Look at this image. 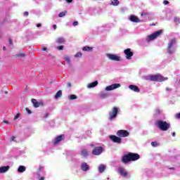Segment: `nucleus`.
I'll return each mask as SVG.
<instances>
[{
  "instance_id": "2eb2a0df",
  "label": "nucleus",
  "mask_w": 180,
  "mask_h": 180,
  "mask_svg": "<svg viewBox=\"0 0 180 180\" xmlns=\"http://www.w3.org/2000/svg\"><path fill=\"white\" fill-rule=\"evenodd\" d=\"M129 20L131 22H134V23H140V22H141V20H140V19H139L136 15H131L129 17Z\"/></svg>"
},
{
  "instance_id": "c756f323",
  "label": "nucleus",
  "mask_w": 180,
  "mask_h": 180,
  "mask_svg": "<svg viewBox=\"0 0 180 180\" xmlns=\"http://www.w3.org/2000/svg\"><path fill=\"white\" fill-rule=\"evenodd\" d=\"M159 115H161V110H160V108H156L155 110L154 115L158 116Z\"/></svg>"
},
{
  "instance_id": "4d7b16f0",
  "label": "nucleus",
  "mask_w": 180,
  "mask_h": 180,
  "mask_svg": "<svg viewBox=\"0 0 180 180\" xmlns=\"http://www.w3.org/2000/svg\"><path fill=\"white\" fill-rule=\"evenodd\" d=\"M3 49H4V51L6 50V47L4 46V47H3Z\"/></svg>"
},
{
  "instance_id": "473e14b6",
  "label": "nucleus",
  "mask_w": 180,
  "mask_h": 180,
  "mask_svg": "<svg viewBox=\"0 0 180 180\" xmlns=\"http://www.w3.org/2000/svg\"><path fill=\"white\" fill-rule=\"evenodd\" d=\"M26 56V54L23 53H19L15 55V57L18 58V57H25Z\"/></svg>"
},
{
  "instance_id": "6e6d98bb",
  "label": "nucleus",
  "mask_w": 180,
  "mask_h": 180,
  "mask_svg": "<svg viewBox=\"0 0 180 180\" xmlns=\"http://www.w3.org/2000/svg\"><path fill=\"white\" fill-rule=\"evenodd\" d=\"M68 86H71V83H68Z\"/></svg>"
},
{
  "instance_id": "09e8293b",
  "label": "nucleus",
  "mask_w": 180,
  "mask_h": 180,
  "mask_svg": "<svg viewBox=\"0 0 180 180\" xmlns=\"http://www.w3.org/2000/svg\"><path fill=\"white\" fill-rule=\"evenodd\" d=\"M53 30H56V29H57V25H53Z\"/></svg>"
},
{
  "instance_id": "c9c22d12",
  "label": "nucleus",
  "mask_w": 180,
  "mask_h": 180,
  "mask_svg": "<svg viewBox=\"0 0 180 180\" xmlns=\"http://www.w3.org/2000/svg\"><path fill=\"white\" fill-rule=\"evenodd\" d=\"M151 146L153 147H158V143L157 141L151 142Z\"/></svg>"
},
{
  "instance_id": "ddd939ff",
  "label": "nucleus",
  "mask_w": 180,
  "mask_h": 180,
  "mask_svg": "<svg viewBox=\"0 0 180 180\" xmlns=\"http://www.w3.org/2000/svg\"><path fill=\"white\" fill-rule=\"evenodd\" d=\"M80 168L82 171H84V172H87V171H89V165H88L85 162H82L80 165Z\"/></svg>"
},
{
  "instance_id": "f704fd0d",
  "label": "nucleus",
  "mask_w": 180,
  "mask_h": 180,
  "mask_svg": "<svg viewBox=\"0 0 180 180\" xmlns=\"http://www.w3.org/2000/svg\"><path fill=\"white\" fill-rule=\"evenodd\" d=\"M77 96H75V94H72L70 96L69 99H70V101H72L74 99H77Z\"/></svg>"
},
{
  "instance_id": "3c124183",
  "label": "nucleus",
  "mask_w": 180,
  "mask_h": 180,
  "mask_svg": "<svg viewBox=\"0 0 180 180\" xmlns=\"http://www.w3.org/2000/svg\"><path fill=\"white\" fill-rule=\"evenodd\" d=\"M41 24L40 23L37 24V27H41Z\"/></svg>"
},
{
  "instance_id": "5fc2aeb1",
  "label": "nucleus",
  "mask_w": 180,
  "mask_h": 180,
  "mask_svg": "<svg viewBox=\"0 0 180 180\" xmlns=\"http://www.w3.org/2000/svg\"><path fill=\"white\" fill-rule=\"evenodd\" d=\"M8 43H9V44H12V40L9 39Z\"/></svg>"
},
{
  "instance_id": "052dcab7",
  "label": "nucleus",
  "mask_w": 180,
  "mask_h": 180,
  "mask_svg": "<svg viewBox=\"0 0 180 180\" xmlns=\"http://www.w3.org/2000/svg\"><path fill=\"white\" fill-rule=\"evenodd\" d=\"M107 179L109 180V178H108Z\"/></svg>"
},
{
  "instance_id": "603ef678",
  "label": "nucleus",
  "mask_w": 180,
  "mask_h": 180,
  "mask_svg": "<svg viewBox=\"0 0 180 180\" xmlns=\"http://www.w3.org/2000/svg\"><path fill=\"white\" fill-rule=\"evenodd\" d=\"M66 1L70 4V3L72 2V0H66Z\"/></svg>"
},
{
  "instance_id": "412c9836",
  "label": "nucleus",
  "mask_w": 180,
  "mask_h": 180,
  "mask_svg": "<svg viewBox=\"0 0 180 180\" xmlns=\"http://www.w3.org/2000/svg\"><path fill=\"white\" fill-rule=\"evenodd\" d=\"M56 42L58 43V44H63L65 43V39L63 37H58L56 39Z\"/></svg>"
},
{
  "instance_id": "58836bf2",
  "label": "nucleus",
  "mask_w": 180,
  "mask_h": 180,
  "mask_svg": "<svg viewBox=\"0 0 180 180\" xmlns=\"http://www.w3.org/2000/svg\"><path fill=\"white\" fill-rule=\"evenodd\" d=\"M165 91L166 92H172V89L169 87H166Z\"/></svg>"
},
{
  "instance_id": "dca6fc26",
  "label": "nucleus",
  "mask_w": 180,
  "mask_h": 180,
  "mask_svg": "<svg viewBox=\"0 0 180 180\" xmlns=\"http://www.w3.org/2000/svg\"><path fill=\"white\" fill-rule=\"evenodd\" d=\"M98 84H99V82H98V80L93 82L91 83H89V84H87V88L89 89H91L92 88H95V86H98Z\"/></svg>"
},
{
  "instance_id": "5701e85b",
  "label": "nucleus",
  "mask_w": 180,
  "mask_h": 180,
  "mask_svg": "<svg viewBox=\"0 0 180 180\" xmlns=\"http://www.w3.org/2000/svg\"><path fill=\"white\" fill-rule=\"evenodd\" d=\"M105 169H106V165H100L98 166V172H100V174H102V172H103Z\"/></svg>"
},
{
  "instance_id": "bf43d9fd",
  "label": "nucleus",
  "mask_w": 180,
  "mask_h": 180,
  "mask_svg": "<svg viewBox=\"0 0 180 180\" xmlns=\"http://www.w3.org/2000/svg\"><path fill=\"white\" fill-rule=\"evenodd\" d=\"M4 123H8V121H4Z\"/></svg>"
},
{
  "instance_id": "9b49d317",
  "label": "nucleus",
  "mask_w": 180,
  "mask_h": 180,
  "mask_svg": "<svg viewBox=\"0 0 180 180\" xmlns=\"http://www.w3.org/2000/svg\"><path fill=\"white\" fill-rule=\"evenodd\" d=\"M103 152V148L101 146H98L94 148L92 151V154L94 155H101V154H102Z\"/></svg>"
},
{
  "instance_id": "a19ab883",
  "label": "nucleus",
  "mask_w": 180,
  "mask_h": 180,
  "mask_svg": "<svg viewBox=\"0 0 180 180\" xmlns=\"http://www.w3.org/2000/svg\"><path fill=\"white\" fill-rule=\"evenodd\" d=\"M58 50H63L64 46H59L57 47Z\"/></svg>"
},
{
  "instance_id": "4468645a",
  "label": "nucleus",
  "mask_w": 180,
  "mask_h": 180,
  "mask_svg": "<svg viewBox=\"0 0 180 180\" xmlns=\"http://www.w3.org/2000/svg\"><path fill=\"white\" fill-rule=\"evenodd\" d=\"M64 139H65L64 135H60V136H57L53 141L54 146L58 144V143H60V141H63V140H64Z\"/></svg>"
},
{
  "instance_id": "1a4fd4ad",
  "label": "nucleus",
  "mask_w": 180,
  "mask_h": 180,
  "mask_svg": "<svg viewBox=\"0 0 180 180\" xmlns=\"http://www.w3.org/2000/svg\"><path fill=\"white\" fill-rule=\"evenodd\" d=\"M106 57L111 61H122V57L117 56V54L107 53Z\"/></svg>"
},
{
  "instance_id": "39448f33",
  "label": "nucleus",
  "mask_w": 180,
  "mask_h": 180,
  "mask_svg": "<svg viewBox=\"0 0 180 180\" xmlns=\"http://www.w3.org/2000/svg\"><path fill=\"white\" fill-rule=\"evenodd\" d=\"M146 79L148 81H158V82H162L164 81L168 80V77H165L160 75H148L146 77Z\"/></svg>"
},
{
  "instance_id": "f03ea898",
  "label": "nucleus",
  "mask_w": 180,
  "mask_h": 180,
  "mask_svg": "<svg viewBox=\"0 0 180 180\" xmlns=\"http://www.w3.org/2000/svg\"><path fill=\"white\" fill-rule=\"evenodd\" d=\"M137 160H140V155L133 153H129L124 155L122 158L123 164H127L130 162V161H137Z\"/></svg>"
},
{
  "instance_id": "c85d7f7f",
  "label": "nucleus",
  "mask_w": 180,
  "mask_h": 180,
  "mask_svg": "<svg viewBox=\"0 0 180 180\" xmlns=\"http://www.w3.org/2000/svg\"><path fill=\"white\" fill-rule=\"evenodd\" d=\"M83 51H92L94 50V48L91 46H84L82 48Z\"/></svg>"
},
{
  "instance_id": "423d86ee",
  "label": "nucleus",
  "mask_w": 180,
  "mask_h": 180,
  "mask_svg": "<svg viewBox=\"0 0 180 180\" xmlns=\"http://www.w3.org/2000/svg\"><path fill=\"white\" fill-rule=\"evenodd\" d=\"M161 33H162V30H158L156 32H155L154 33L148 35L146 38V41L147 43H150L151 41H153V40H155V39H157L158 37V36H160L161 34Z\"/></svg>"
},
{
  "instance_id": "4c0bfd02",
  "label": "nucleus",
  "mask_w": 180,
  "mask_h": 180,
  "mask_svg": "<svg viewBox=\"0 0 180 180\" xmlns=\"http://www.w3.org/2000/svg\"><path fill=\"white\" fill-rule=\"evenodd\" d=\"M20 117V114L18 113L15 117H14V120H18Z\"/></svg>"
},
{
  "instance_id": "f3484780",
  "label": "nucleus",
  "mask_w": 180,
  "mask_h": 180,
  "mask_svg": "<svg viewBox=\"0 0 180 180\" xmlns=\"http://www.w3.org/2000/svg\"><path fill=\"white\" fill-rule=\"evenodd\" d=\"M118 172L122 175V176H127V171L124 170L123 167H119Z\"/></svg>"
},
{
  "instance_id": "20e7f679",
  "label": "nucleus",
  "mask_w": 180,
  "mask_h": 180,
  "mask_svg": "<svg viewBox=\"0 0 180 180\" xmlns=\"http://www.w3.org/2000/svg\"><path fill=\"white\" fill-rule=\"evenodd\" d=\"M155 125L162 131H167V130H168L169 129V127H171V124H169L165 121H162V120L156 121Z\"/></svg>"
},
{
  "instance_id": "2f4dec72",
  "label": "nucleus",
  "mask_w": 180,
  "mask_h": 180,
  "mask_svg": "<svg viewBox=\"0 0 180 180\" xmlns=\"http://www.w3.org/2000/svg\"><path fill=\"white\" fill-rule=\"evenodd\" d=\"M76 58H81L82 57V53L78 52L75 55Z\"/></svg>"
},
{
  "instance_id": "9d476101",
  "label": "nucleus",
  "mask_w": 180,
  "mask_h": 180,
  "mask_svg": "<svg viewBox=\"0 0 180 180\" xmlns=\"http://www.w3.org/2000/svg\"><path fill=\"white\" fill-rule=\"evenodd\" d=\"M124 53L125 54V58H127V60H131V58L134 56V53L133 51H131V49H127L124 51Z\"/></svg>"
},
{
  "instance_id": "f8f14e48",
  "label": "nucleus",
  "mask_w": 180,
  "mask_h": 180,
  "mask_svg": "<svg viewBox=\"0 0 180 180\" xmlns=\"http://www.w3.org/2000/svg\"><path fill=\"white\" fill-rule=\"evenodd\" d=\"M110 139H111L113 141V143H117V144H122V138H120V136L110 135Z\"/></svg>"
},
{
  "instance_id": "f257e3e1",
  "label": "nucleus",
  "mask_w": 180,
  "mask_h": 180,
  "mask_svg": "<svg viewBox=\"0 0 180 180\" xmlns=\"http://www.w3.org/2000/svg\"><path fill=\"white\" fill-rule=\"evenodd\" d=\"M120 86L121 85L119 83H115L107 86L105 88V90L101 91L98 93V96L99 98H101V99H107V98H109V91H114V89H117V88H120Z\"/></svg>"
},
{
  "instance_id": "bb28decb",
  "label": "nucleus",
  "mask_w": 180,
  "mask_h": 180,
  "mask_svg": "<svg viewBox=\"0 0 180 180\" xmlns=\"http://www.w3.org/2000/svg\"><path fill=\"white\" fill-rule=\"evenodd\" d=\"M25 171H26V167H25L23 165L19 166V167L18 169V172L23 173V172H25Z\"/></svg>"
},
{
  "instance_id": "ea45409f",
  "label": "nucleus",
  "mask_w": 180,
  "mask_h": 180,
  "mask_svg": "<svg viewBox=\"0 0 180 180\" xmlns=\"http://www.w3.org/2000/svg\"><path fill=\"white\" fill-rule=\"evenodd\" d=\"M174 117H175L176 119H180V112L176 113V114L174 115Z\"/></svg>"
},
{
  "instance_id": "c03bdc74",
  "label": "nucleus",
  "mask_w": 180,
  "mask_h": 180,
  "mask_svg": "<svg viewBox=\"0 0 180 180\" xmlns=\"http://www.w3.org/2000/svg\"><path fill=\"white\" fill-rule=\"evenodd\" d=\"M73 26H78V22L77 21H75L72 23Z\"/></svg>"
},
{
  "instance_id": "4be33fe9",
  "label": "nucleus",
  "mask_w": 180,
  "mask_h": 180,
  "mask_svg": "<svg viewBox=\"0 0 180 180\" xmlns=\"http://www.w3.org/2000/svg\"><path fill=\"white\" fill-rule=\"evenodd\" d=\"M63 60L66 61L67 64L69 65V67H71V58L69 56H66L63 58Z\"/></svg>"
},
{
  "instance_id": "13d9d810",
  "label": "nucleus",
  "mask_w": 180,
  "mask_h": 180,
  "mask_svg": "<svg viewBox=\"0 0 180 180\" xmlns=\"http://www.w3.org/2000/svg\"><path fill=\"white\" fill-rule=\"evenodd\" d=\"M170 169H175L174 167L170 168Z\"/></svg>"
},
{
  "instance_id": "79ce46f5",
  "label": "nucleus",
  "mask_w": 180,
  "mask_h": 180,
  "mask_svg": "<svg viewBox=\"0 0 180 180\" xmlns=\"http://www.w3.org/2000/svg\"><path fill=\"white\" fill-rule=\"evenodd\" d=\"M25 110L27 112L28 115L32 114V111H30V110H29V108H26Z\"/></svg>"
},
{
  "instance_id": "6e6552de",
  "label": "nucleus",
  "mask_w": 180,
  "mask_h": 180,
  "mask_svg": "<svg viewBox=\"0 0 180 180\" xmlns=\"http://www.w3.org/2000/svg\"><path fill=\"white\" fill-rule=\"evenodd\" d=\"M117 113H119V108L114 107L112 110L109 112V120H112L117 117Z\"/></svg>"
},
{
  "instance_id": "a18cd8bd",
  "label": "nucleus",
  "mask_w": 180,
  "mask_h": 180,
  "mask_svg": "<svg viewBox=\"0 0 180 180\" xmlns=\"http://www.w3.org/2000/svg\"><path fill=\"white\" fill-rule=\"evenodd\" d=\"M24 16H29V12L25 11L24 12Z\"/></svg>"
},
{
  "instance_id": "b1692460",
  "label": "nucleus",
  "mask_w": 180,
  "mask_h": 180,
  "mask_svg": "<svg viewBox=\"0 0 180 180\" xmlns=\"http://www.w3.org/2000/svg\"><path fill=\"white\" fill-rule=\"evenodd\" d=\"M120 2L119 0H110V5H112V6H117Z\"/></svg>"
},
{
  "instance_id": "7ed1b4c3",
  "label": "nucleus",
  "mask_w": 180,
  "mask_h": 180,
  "mask_svg": "<svg viewBox=\"0 0 180 180\" xmlns=\"http://www.w3.org/2000/svg\"><path fill=\"white\" fill-rule=\"evenodd\" d=\"M167 51L169 54H174L176 51V40L172 39L168 41Z\"/></svg>"
},
{
  "instance_id": "393cba45",
  "label": "nucleus",
  "mask_w": 180,
  "mask_h": 180,
  "mask_svg": "<svg viewBox=\"0 0 180 180\" xmlns=\"http://www.w3.org/2000/svg\"><path fill=\"white\" fill-rule=\"evenodd\" d=\"M81 155H82V157H88L89 152H88L86 149H82L81 150Z\"/></svg>"
},
{
  "instance_id": "e433bc0d",
  "label": "nucleus",
  "mask_w": 180,
  "mask_h": 180,
  "mask_svg": "<svg viewBox=\"0 0 180 180\" xmlns=\"http://www.w3.org/2000/svg\"><path fill=\"white\" fill-rule=\"evenodd\" d=\"M11 141H15V143L18 142V141H16V136H11V138L10 139Z\"/></svg>"
},
{
  "instance_id": "de8ad7c7",
  "label": "nucleus",
  "mask_w": 180,
  "mask_h": 180,
  "mask_svg": "<svg viewBox=\"0 0 180 180\" xmlns=\"http://www.w3.org/2000/svg\"><path fill=\"white\" fill-rule=\"evenodd\" d=\"M44 117L45 119H46V117H49V113H45V114L44 115Z\"/></svg>"
},
{
  "instance_id": "8fccbe9b",
  "label": "nucleus",
  "mask_w": 180,
  "mask_h": 180,
  "mask_svg": "<svg viewBox=\"0 0 180 180\" xmlns=\"http://www.w3.org/2000/svg\"><path fill=\"white\" fill-rule=\"evenodd\" d=\"M41 50L42 51H47V48H42Z\"/></svg>"
},
{
  "instance_id": "37998d69",
  "label": "nucleus",
  "mask_w": 180,
  "mask_h": 180,
  "mask_svg": "<svg viewBox=\"0 0 180 180\" xmlns=\"http://www.w3.org/2000/svg\"><path fill=\"white\" fill-rule=\"evenodd\" d=\"M163 4H164V5H168V4H169V1H167V0H165V1H163Z\"/></svg>"
},
{
  "instance_id": "a211bd4d",
  "label": "nucleus",
  "mask_w": 180,
  "mask_h": 180,
  "mask_svg": "<svg viewBox=\"0 0 180 180\" xmlns=\"http://www.w3.org/2000/svg\"><path fill=\"white\" fill-rule=\"evenodd\" d=\"M129 89H131V91H133L134 92H140V89H139V87L136 85L134 84H131L129 86Z\"/></svg>"
},
{
  "instance_id": "a878e982",
  "label": "nucleus",
  "mask_w": 180,
  "mask_h": 180,
  "mask_svg": "<svg viewBox=\"0 0 180 180\" xmlns=\"http://www.w3.org/2000/svg\"><path fill=\"white\" fill-rule=\"evenodd\" d=\"M32 103H33L34 108H39L40 106V103L37 102V100L34 98L32 99Z\"/></svg>"
},
{
  "instance_id": "864d4df0",
  "label": "nucleus",
  "mask_w": 180,
  "mask_h": 180,
  "mask_svg": "<svg viewBox=\"0 0 180 180\" xmlns=\"http://www.w3.org/2000/svg\"><path fill=\"white\" fill-rule=\"evenodd\" d=\"M172 136L173 137H175V136H176L175 132H173L172 134Z\"/></svg>"
},
{
  "instance_id": "49530a36",
  "label": "nucleus",
  "mask_w": 180,
  "mask_h": 180,
  "mask_svg": "<svg viewBox=\"0 0 180 180\" xmlns=\"http://www.w3.org/2000/svg\"><path fill=\"white\" fill-rule=\"evenodd\" d=\"M91 131H87L86 132V134H87V136H90V134H91Z\"/></svg>"
},
{
  "instance_id": "72a5a7b5",
  "label": "nucleus",
  "mask_w": 180,
  "mask_h": 180,
  "mask_svg": "<svg viewBox=\"0 0 180 180\" xmlns=\"http://www.w3.org/2000/svg\"><path fill=\"white\" fill-rule=\"evenodd\" d=\"M67 13V11H63L59 13L58 17L59 18H64L65 16V14Z\"/></svg>"
},
{
  "instance_id": "aec40b11",
  "label": "nucleus",
  "mask_w": 180,
  "mask_h": 180,
  "mask_svg": "<svg viewBox=\"0 0 180 180\" xmlns=\"http://www.w3.org/2000/svg\"><path fill=\"white\" fill-rule=\"evenodd\" d=\"M44 169V167H43L42 166H39L38 171L37 172V174L38 176V178L39 180H44V177H40V171H43Z\"/></svg>"
},
{
  "instance_id": "7c9ffc66",
  "label": "nucleus",
  "mask_w": 180,
  "mask_h": 180,
  "mask_svg": "<svg viewBox=\"0 0 180 180\" xmlns=\"http://www.w3.org/2000/svg\"><path fill=\"white\" fill-rule=\"evenodd\" d=\"M174 20V22L176 25H179V23H180V18L179 17H175Z\"/></svg>"
},
{
  "instance_id": "0eeeda50",
  "label": "nucleus",
  "mask_w": 180,
  "mask_h": 180,
  "mask_svg": "<svg viewBox=\"0 0 180 180\" xmlns=\"http://www.w3.org/2000/svg\"><path fill=\"white\" fill-rule=\"evenodd\" d=\"M117 136L120 139H124L130 136V132H129L127 130L120 129L117 131Z\"/></svg>"
},
{
  "instance_id": "cd10ccee",
  "label": "nucleus",
  "mask_w": 180,
  "mask_h": 180,
  "mask_svg": "<svg viewBox=\"0 0 180 180\" xmlns=\"http://www.w3.org/2000/svg\"><path fill=\"white\" fill-rule=\"evenodd\" d=\"M61 96H63V91L59 90L55 95V99H58V98H61Z\"/></svg>"
},
{
  "instance_id": "6ab92c4d",
  "label": "nucleus",
  "mask_w": 180,
  "mask_h": 180,
  "mask_svg": "<svg viewBox=\"0 0 180 180\" xmlns=\"http://www.w3.org/2000/svg\"><path fill=\"white\" fill-rule=\"evenodd\" d=\"M9 166H3L0 167V174H5V172H8L9 171Z\"/></svg>"
}]
</instances>
